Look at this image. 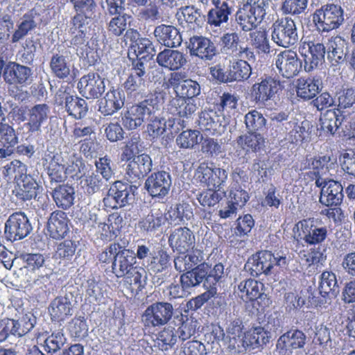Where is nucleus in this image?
Returning <instances> with one entry per match:
<instances>
[{"mask_svg": "<svg viewBox=\"0 0 355 355\" xmlns=\"http://www.w3.org/2000/svg\"><path fill=\"white\" fill-rule=\"evenodd\" d=\"M64 103L68 114L75 119L83 118L88 112L86 101L77 96L67 94L64 97Z\"/></svg>", "mask_w": 355, "mask_h": 355, "instance_id": "37998d69", "label": "nucleus"}, {"mask_svg": "<svg viewBox=\"0 0 355 355\" xmlns=\"http://www.w3.org/2000/svg\"><path fill=\"white\" fill-rule=\"evenodd\" d=\"M308 52L304 54V69L311 71L324 61L326 46L321 43H308Z\"/></svg>", "mask_w": 355, "mask_h": 355, "instance_id": "72a5a7b5", "label": "nucleus"}, {"mask_svg": "<svg viewBox=\"0 0 355 355\" xmlns=\"http://www.w3.org/2000/svg\"><path fill=\"white\" fill-rule=\"evenodd\" d=\"M171 112L180 118L189 119L197 110L194 99L174 98L171 101Z\"/></svg>", "mask_w": 355, "mask_h": 355, "instance_id": "de8ad7c7", "label": "nucleus"}, {"mask_svg": "<svg viewBox=\"0 0 355 355\" xmlns=\"http://www.w3.org/2000/svg\"><path fill=\"white\" fill-rule=\"evenodd\" d=\"M208 270L209 265L206 263H202L191 270L183 273L180 277V282L182 287L189 289L198 286L202 283L205 288V282Z\"/></svg>", "mask_w": 355, "mask_h": 355, "instance_id": "f704fd0d", "label": "nucleus"}, {"mask_svg": "<svg viewBox=\"0 0 355 355\" xmlns=\"http://www.w3.org/2000/svg\"><path fill=\"white\" fill-rule=\"evenodd\" d=\"M212 3L214 8L209 10L207 21L209 25L218 27L228 21L232 10L227 2L225 1L212 0Z\"/></svg>", "mask_w": 355, "mask_h": 355, "instance_id": "c9c22d12", "label": "nucleus"}, {"mask_svg": "<svg viewBox=\"0 0 355 355\" xmlns=\"http://www.w3.org/2000/svg\"><path fill=\"white\" fill-rule=\"evenodd\" d=\"M168 215L171 220L177 223L180 222L184 223L193 217L192 207L188 203L176 205L174 208H171L168 211Z\"/></svg>", "mask_w": 355, "mask_h": 355, "instance_id": "4d7b16f0", "label": "nucleus"}, {"mask_svg": "<svg viewBox=\"0 0 355 355\" xmlns=\"http://www.w3.org/2000/svg\"><path fill=\"white\" fill-rule=\"evenodd\" d=\"M306 340V336L302 331L290 329L278 338L276 349L279 355H292L293 350L304 347Z\"/></svg>", "mask_w": 355, "mask_h": 355, "instance_id": "f8f14e48", "label": "nucleus"}, {"mask_svg": "<svg viewBox=\"0 0 355 355\" xmlns=\"http://www.w3.org/2000/svg\"><path fill=\"white\" fill-rule=\"evenodd\" d=\"M271 38L277 45L289 48L297 43L299 40L295 21L286 17L275 21L272 26Z\"/></svg>", "mask_w": 355, "mask_h": 355, "instance_id": "423d86ee", "label": "nucleus"}, {"mask_svg": "<svg viewBox=\"0 0 355 355\" xmlns=\"http://www.w3.org/2000/svg\"><path fill=\"white\" fill-rule=\"evenodd\" d=\"M79 184L88 195H93L100 191L103 184V179L95 171L84 173L80 176Z\"/></svg>", "mask_w": 355, "mask_h": 355, "instance_id": "8fccbe9b", "label": "nucleus"}, {"mask_svg": "<svg viewBox=\"0 0 355 355\" xmlns=\"http://www.w3.org/2000/svg\"><path fill=\"white\" fill-rule=\"evenodd\" d=\"M175 320L180 324L177 330L180 340L185 341L196 334L198 323L193 318L180 313L175 316Z\"/></svg>", "mask_w": 355, "mask_h": 355, "instance_id": "49530a36", "label": "nucleus"}, {"mask_svg": "<svg viewBox=\"0 0 355 355\" xmlns=\"http://www.w3.org/2000/svg\"><path fill=\"white\" fill-rule=\"evenodd\" d=\"M252 74V67L246 60H237L229 67V76L231 82L248 80Z\"/></svg>", "mask_w": 355, "mask_h": 355, "instance_id": "864d4df0", "label": "nucleus"}, {"mask_svg": "<svg viewBox=\"0 0 355 355\" xmlns=\"http://www.w3.org/2000/svg\"><path fill=\"white\" fill-rule=\"evenodd\" d=\"M66 340L62 331L53 332L45 339L44 349L46 353L54 354L64 346Z\"/></svg>", "mask_w": 355, "mask_h": 355, "instance_id": "e2e57ef3", "label": "nucleus"}, {"mask_svg": "<svg viewBox=\"0 0 355 355\" xmlns=\"http://www.w3.org/2000/svg\"><path fill=\"white\" fill-rule=\"evenodd\" d=\"M319 292L325 297L329 295L336 296L338 293V284L335 273L331 271H324L320 277Z\"/></svg>", "mask_w": 355, "mask_h": 355, "instance_id": "603ef678", "label": "nucleus"}, {"mask_svg": "<svg viewBox=\"0 0 355 355\" xmlns=\"http://www.w3.org/2000/svg\"><path fill=\"white\" fill-rule=\"evenodd\" d=\"M175 98H184L186 99H193L194 97L200 94V86L198 82L191 79H184L182 84L176 90Z\"/></svg>", "mask_w": 355, "mask_h": 355, "instance_id": "680f3d73", "label": "nucleus"}, {"mask_svg": "<svg viewBox=\"0 0 355 355\" xmlns=\"http://www.w3.org/2000/svg\"><path fill=\"white\" fill-rule=\"evenodd\" d=\"M43 165L46 166L47 173L51 182H61L67 178L65 164L60 154L48 153L42 157Z\"/></svg>", "mask_w": 355, "mask_h": 355, "instance_id": "393cba45", "label": "nucleus"}, {"mask_svg": "<svg viewBox=\"0 0 355 355\" xmlns=\"http://www.w3.org/2000/svg\"><path fill=\"white\" fill-rule=\"evenodd\" d=\"M291 261L283 252L272 253L264 250L252 255L245 264V270L253 277H258L261 274L269 275L274 266L286 268Z\"/></svg>", "mask_w": 355, "mask_h": 355, "instance_id": "7ed1b4c3", "label": "nucleus"}, {"mask_svg": "<svg viewBox=\"0 0 355 355\" xmlns=\"http://www.w3.org/2000/svg\"><path fill=\"white\" fill-rule=\"evenodd\" d=\"M141 141L138 133H134L126 142L121 155V161L130 160L141 151Z\"/></svg>", "mask_w": 355, "mask_h": 355, "instance_id": "052dcab7", "label": "nucleus"}, {"mask_svg": "<svg viewBox=\"0 0 355 355\" xmlns=\"http://www.w3.org/2000/svg\"><path fill=\"white\" fill-rule=\"evenodd\" d=\"M172 184L169 173L160 171L151 173L146 180L145 188L153 198H163L166 196Z\"/></svg>", "mask_w": 355, "mask_h": 355, "instance_id": "9b49d317", "label": "nucleus"}, {"mask_svg": "<svg viewBox=\"0 0 355 355\" xmlns=\"http://www.w3.org/2000/svg\"><path fill=\"white\" fill-rule=\"evenodd\" d=\"M347 43L340 36L331 37L326 46L327 58L332 65L342 64L345 61Z\"/></svg>", "mask_w": 355, "mask_h": 355, "instance_id": "a878e982", "label": "nucleus"}, {"mask_svg": "<svg viewBox=\"0 0 355 355\" xmlns=\"http://www.w3.org/2000/svg\"><path fill=\"white\" fill-rule=\"evenodd\" d=\"M246 338L252 348H257L269 343L270 335L263 327H256L249 331Z\"/></svg>", "mask_w": 355, "mask_h": 355, "instance_id": "bf43d9fd", "label": "nucleus"}, {"mask_svg": "<svg viewBox=\"0 0 355 355\" xmlns=\"http://www.w3.org/2000/svg\"><path fill=\"white\" fill-rule=\"evenodd\" d=\"M297 227L301 229L303 239L309 245L320 244L327 237L328 230L326 226L316 224L311 218L304 219L297 223Z\"/></svg>", "mask_w": 355, "mask_h": 355, "instance_id": "6ab92c4d", "label": "nucleus"}, {"mask_svg": "<svg viewBox=\"0 0 355 355\" xmlns=\"http://www.w3.org/2000/svg\"><path fill=\"white\" fill-rule=\"evenodd\" d=\"M131 50L134 51L137 58L144 60H151L155 53L153 42L146 37H142L137 43L132 44Z\"/></svg>", "mask_w": 355, "mask_h": 355, "instance_id": "13d9d810", "label": "nucleus"}, {"mask_svg": "<svg viewBox=\"0 0 355 355\" xmlns=\"http://www.w3.org/2000/svg\"><path fill=\"white\" fill-rule=\"evenodd\" d=\"M137 189L136 186L116 181L109 189L107 196L103 198V203L105 207L111 209L123 207L134 199Z\"/></svg>", "mask_w": 355, "mask_h": 355, "instance_id": "0eeeda50", "label": "nucleus"}, {"mask_svg": "<svg viewBox=\"0 0 355 355\" xmlns=\"http://www.w3.org/2000/svg\"><path fill=\"white\" fill-rule=\"evenodd\" d=\"M200 132L187 130L182 131L176 138V143L182 148H193L198 143Z\"/></svg>", "mask_w": 355, "mask_h": 355, "instance_id": "338daca9", "label": "nucleus"}, {"mask_svg": "<svg viewBox=\"0 0 355 355\" xmlns=\"http://www.w3.org/2000/svg\"><path fill=\"white\" fill-rule=\"evenodd\" d=\"M154 35L160 44L168 48L178 47L182 42L179 30L171 25L161 24L156 26Z\"/></svg>", "mask_w": 355, "mask_h": 355, "instance_id": "bb28decb", "label": "nucleus"}, {"mask_svg": "<svg viewBox=\"0 0 355 355\" xmlns=\"http://www.w3.org/2000/svg\"><path fill=\"white\" fill-rule=\"evenodd\" d=\"M197 178L201 183L209 189H217L220 191L227 178V173L225 169L216 166L200 165L196 171Z\"/></svg>", "mask_w": 355, "mask_h": 355, "instance_id": "a211bd4d", "label": "nucleus"}, {"mask_svg": "<svg viewBox=\"0 0 355 355\" xmlns=\"http://www.w3.org/2000/svg\"><path fill=\"white\" fill-rule=\"evenodd\" d=\"M166 217L159 209L153 208L150 213L138 223V227L146 232H156L166 221Z\"/></svg>", "mask_w": 355, "mask_h": 355, "instance_id": "a19ab883", "label": "nucleus"}, {"mask_svg": "<svg viewBox=\"0 0 355 355\" xmlns=\"http://www.w3.org/2000/svg\"><path fill=\"white\" fill-rule=\"evenodd\" d=\"M275 65L279 72L286 78L297 76L301 68L297 53L291 50H285L277 54Z\"/></svg>", "mask_w": 355, "mask_h": 355, "instance_id": "412c9836", "label": "nucleus"}, {"mask_svg": "<svg viewBox=\"0 0 355 355\" xmlns=\"http://www.w3.org/2000/svg\"><path fill=\"white\" fill-rule=\"evenodd\" d=\"M135 263V253L121 245L120 252L113 260L112 269L118 278L124 277L126 283L141 290L146 285V274L144 268L134 266Z\"/></svg>", "mask_w": 355, "mask_h": 355, "instance_id": "f257e3e1", "label": "nucleus"}, {"mask_svg": "<svg viewBox=\"0 0 355 355\" xmlns=\"http://www.w3.org/2000/svg\"><path fill=\"white\" fill-rule=\"evenodd\" d=\"M194 236L187 227H178L175 229L168 238L170 246L178 251L184 253L192 248Z\"/></svg>", "mask_w": 355, "mask_h": 355, "instance_id": "c756f323", "label": "nucleus"}, {"mask_svg": "<svg viewBox=\"0 0 355 355\" xmlns=\"http://www.w3.org/2000/svg\"><path fill=\"white\" fill-rule=\"evenodd\" d=\"M237 144L246 151L256 152L264 146L265 139L262 132H248L237 138Z\"/></svg>", "mask_w": 355, "mask_h": 355, "instance_id": "a18cd8bd", "label": "nucleus"}, {"mask_svg": "<svg viewBox=\"0 0 355 355\" xmlns=\"http://www.w3.org/2000/svg\"><path fill=\"white\" fill-rule=\"evenodd\" d=\"M343 188L342 184L334 180H329L324 189H321L320 202L327 207L339 206L343 200Z\"/></svg>", "mask_w": 355, "mask_h": 355, "instance_id": "c85d7f7f", "label": "nucleus"}, {"mask_svg": "<svg viewBox=\"0 0 355 355\" xmlns=\"http://www.w3.org/2000/svg\"><path fill=\"white\" fill-rule=\"evenodd\" d=\"M52 197L58 207L67 209L73 205L74 188L69 184L59 185L53 190Z\"/></svg>", "mask_w": 355, "mask_h": 355, "instance_id": "58836bf2", "label": "nucleus"}, {"mask_svg": "<svg viewBox=\"0 0 355 355\" xmlns=\"http://www.w3.org/2000/svg\"><path fill=\"white\" fill-rule=\"evenodd\" d=\"M238 289L241 297L245 300L258 301L266 298V295L263 293V284L254 279H248L240 282Z\"/></svg>", "mask_w": 355, "mask_h": 355, "instance_id": "4c0bfd02", "label": "nucleus"}, {"mask_svg": "<svg viewBox=\"0 0 355 355\" xmlns=\"http://www.w3.org/2000/svg\"><path fill=\"white\" fill-rule=\"evenodd\" d=\"M71 24L69 33L72 36L71 44L77 46L76 53L83 58L88 48L86 34L89 29V20H82L81 17H73Z\"/></svg>", "mask_w": 355, "mask_h": 355, "instance_id": "f3484780", "label": "nucleus"}, {"mask_svg": "<svg viewBox=\"0 0 355 355\" xmlns=\"http://www.w3.org/2000/svg\"><path fill=\"white\" fill-rule=\"evenodd\" d=\"M40 189L34 178L31 175H25L22 180L17 182V186L13 193L18 199L26 201L36 198Z\"/></svg>", "mask_w": 355, "mask_h": 355, "instance_id": "e433bc0d", "label": "nucleus"}, {"mask_svg": "<svg viewBox=\"0 0 355 355\" xmlns=\"http://www.w3.org/2000/svg\"><path fill=\"white\" fill-rule=\"evenodd\" d=\"M178 336L174 328L166 327L158 334L157 343L162 351H166L172 348L176 343Z\"/></svg>", "mask_w": 355, "mask_h": 355, "instance_id": "0e129e2a", "label": "nucleus"}, {"mask_svg": "<svg viewBox=\"0 0 355 355\" xmlns=\"http://www.w3.org/2000/svg\"><path fill=\"white\" fill-rule=\"evenodd\" d=\"M187 48L190 55L205 62L212 61L218 54L215 44L208 37L194 35L189 39Z\"/></svg>", "mask_w": 355, "mask_h": 355, "instance_id": "4468645a", "label": "nucleus"}, {"mask_svg": "<svg viewBox=\"0 0 355 355\" xmlns=\"http://www.w3.org/2000/svg\"><path fill=\"white\" fill-rule=\"evenodd\" d=\"M50 114V107L46 103L36 104L28 110V121L25 123L29 132H41L42 125Z\"/></svg>", "mask_w": 355, "mask_h": 355, "instance_id": "b1692460", "label": "nucleus"}, {"mask_svg": "<svg viewBox=\"0 0 355 355\" xmlns=\"http://www.w3.org/2000/svg\"><path fill=\"white\" fill-rule=\"evenodd\" d=\"M76 14L73 17H81L82 20H90L95 17L96 3L94 0H69Z\"/></svg>", "mask_w": 355, "mask_h": 355, "instance_id": "5fc2aeb1", "label": "nucleus"}, {"mask_svg": "<svg viewBox=\"0 0 355 355\" xmlns=\"http://www.w3.org/2000/svg\"><path fill=\"white\" fill-rule=\"evenodd\" d=\"M281 87L279 80L272 77H266L260 83L253 85L252 92L256 103L264 105L268 100L275 97Z\"/></svg>", "mask_w": 355, "mask_h": 355, "instance_id": "4be33fe9", "label": "nucleus"}, {"mask_svg": "<svg viewBox=\"0 0 355 355\" xmlns=\"http://www.w3.org/2000/svg\"><path fill=\"white\" fill-rule=\"evenodd\" d=\"M37 13L31 10L24 14L21 21L17 24V28L12 35V43H17L25 37L30 31L34 30L37 26L35 17Z\"/></svg>", "mask_w": 355, "mask_h": 355, "instance_id": "ea45409f", "label": "nucleus"}, {"mask_svg": "<svg viewBox=\"0 0 355 355\" xmlns=\"http://www.w3.org/2000/svg\"><path fill=\"white\" fill-rule=\"evenodd\" d=\"M243 122L247 132H263L266 129L267 120L257 110H252L246 113Z\"/></svg>", "mask_w": 355, "mask_h": 355, "instance_id": "3c124183", "label": "nucleus"}, {"mask_svg": "<svg viewBox=\"0 0 355 355\" xmlns=\"http://www.w3.org/2000/svg\"><path fill=\"white\" fill-rule=\"evenodd\" d=\"M344 116L335 110H327L320 117V129L326 133L334 135L341 125Z\"/></svg>", "mask_w": 355, "mask_h": 355, "instance_id": "c03bdc74", "label": "nucleus"}, {"mask_svg": "<svg viewBox=\"0 0 355 355\" xmlns=\"http://www.w3.org/2000/svg\"><path fill=\"white\" fill-rule=\"evenodd\" d=\"M183 16L184 20L197 27H201L205 21V16L202 13L201 10L194 6H187L182 7L180 9Z\"/></svg>", "mask_w": 355, "mask_h": 355, "instance_id": "6e6d98bb", "label": "nucleus"}, {"mask_svg": "<svg viewBox=\"0 0 355 355\" xmlns=\"http://www.w3.org/2000/svg\"><path fill=\"white\" fill-rule=\"evenodd\" d=\"M78 89L87 99L98 98L105 92V78L97 73H89L80 78Z\"/></svg>", "mask_w": 355, "mask_h": 355, "instance_id": "ddd939ff", "label": "nucleus"}, {"mask_svg": "<svg viewBox=\"0 0 355 355\" xmlns=\"http://www.w3.org/2000/svg\"><path fill=\"white\" fill-rule=\"evenodd\" d=\"M51 73L58 78L64 79L71 71V62L67 51H58L53 53L49 62Z\"/></svg>", "mask_w": 355, "mask_h": 355, "instance_id": "473e14b6", "label": "nucleus"}, {"mask_svg": "<svg viewBox=\"0 0 355 355\" xmlns=\"http://www.w3.org/2000/svg\"><path fill=\"white\" fill-rule=\"evenodd\" d=\"M33 230L27 216L21 211L12 214L5 223V235L10 241L26 237Z\"/></svg>", "mask_w": 355, "mask_h": 355, "instance_id": "6e6552de", "label": "nucleus"}, {"mask_svg": "<svg viewBox=\"0 0 355 355\" xmlns=\"http://www.w3.org/2000/svg\"><path fill=\"white\" fill-rule=\"evenodd\" d=\"M271 0H257L253 3L243 4L236 13V21L245 32L255 28L263 20Z\"/></svg>", "mask_w": 355, "mask_h": 355, "instance_id": "39448f33", "label": "nucleus"}, {"mask_svg": "<svg viewBox=\"0 0 355 355\" xmlns=\"http://www.w3.org/2000/svg\"><path fill=\"white\" fill-rule=\"evenodd\" d=\"M322 88V83L320 78L309 77L300 78L297 80V96L303 100L313 98Z\"/></svg>", "mask_w": 355, "mask_h": 355, "instance_id": "7c9ffc66", "label": "nucleus"}, {"mask_svg": "<svg viewBox=\"0 0 355 355\" xmlns=\"http://www.w3.org/2000/svg\"><path fill=\"white\" fill-rule=\"evenodd\" d=\"M67 214L62 211L51 213L47 223V230L51 237L54 239L64 238L69 232Z\"/></svg>", "mask_w": 355, "mask_h": 355, "instance_id": "2f4dec72", "label": "nucleus"}, {"mask_svg": "<svg viewBox=\"0 0 355 355\" xmlns=\"http://www.w3.org/2000/svg\"><path fill=\"white\" fill-rule=\"evenodd\" d=\"M156 60L159 66L171 71L180 69L187 62L186 55L182 52L171 49H165L159 52Z\"/></svg>", "mask_w": 355, "mask_h": 355, "instance_id": "cd10ccee", "label": "nucleus"}, {"mask_svg": "<svg viewBox=\"0 0 355 355\" xmlns=\"http://www.w3.org/2000/svg\"><path fill=\"white\" fill-rule=\"evenodd\" d=\"M312 19L319 33H329L338 28L344 23V10L340 5L328 3L315 10Z\"/></svg>", "mask_w": 355, "mask_h": 355, "instance_id": "20e7f679", "label": "nucleus"}, {"mask_svg": "<svg viewBox=\"0 0 355 355\" xmlns=\"http://www.w3.org/2000/svg\"><path fill=\"white\" fill-rule=\"evenodd\" d=\"M228 123L229 120L223 114L213 110H203L199 115V129L211 135H220Z\"/></svg>", "mask_w": 355, "mask_h": 355, "instance_id": "9d476101", "label": "nucleus"}, {"mask_svg": "<svg viewBox=\"0 0 355 355\" xmlns=\"http://www.w3.org/2000/svg\"><path fill=\"white\" fill-rule=\"evenodd\" d=\"M337 162V159L334 156L333 153L326 155H318L313 158L306 159L304 160L300 166V170L306 168H313L318 170L326 167L327 168H332Z\"/></svg>", "mask_w": 355, "mask_h": 355, "instance_id": "09e8293b", "label": "nucleus"}, {"mask_svg": "<svg viewBox=\"0 0 355 355\" xmlns=\"http://www.w3.org/2000/svg\"><path fill=\"white\" fill-rule=\"evenodd\" d=\"M159 112L149 116L148 119H146V121H150L147 126V131L153 138L162 135L166 131V129L168 128V121H166L163 118H160Z\"/></svg>", "mask_w": 355, "mask_h": 355, "instance_id": "69168bd1", "label": "nucleus"}, {"mask_svg": "<svg viewBox=\"0 0 355 355\" xmlns=\"http://www.w3.org/2000/svg\"><path fill=\"white\" fill-rule=\"evenodd\" d=\"M125 168V175L131 182H136L144 178L153 168L151 157L146 153L134 156Z\"/></svg>", "mask_w": 355, "mask_h": 355, "instance_id": "dca6fc26", "label": "nucleus"}, {"mask_svg": "<svg viewBox=\"0 0 355 355\" xmlns=\"http://www.w3.org/2000/svg\"><path fill=\"white\" fill-rule=\"evenodd\" d=\"M270 127L271 135L274 137H283L288 128L292 127V122L288 121V114L286 112H275L270 114Z\"/></svg>", "mask_w": 355, "mask_h": 355, "instance_id": "79ce46f5", "label": "nucleus"}, {"mask_svg": "<svg viewBox=\"0 0 355 355\" xmlns=\"http://www.w3.org/2000/svg\"><path fill=\"white\" fill-rule=\"evenodd\" d=\"M32 71L31 68L10 61L3 67V78L8 85H24L28 83Z\"/></svg>", "mask_w": 355, "mask_h": 355, "instance_id": "5701e85b", "label": "nucleus"}, {"mask_svg": "<svg viewBox=\"0 0 355 355\" xmlns=\"http://www.w3.org/2000/svg\"><path fill=\"white\" fill-rule=\"evenodd\" d=\"M337 111L352 107L355 104V89L347 88L337 93Z\"/></svg>", "mask_w": 355, "mask_h": 355, "instance_id": "774afa93", "label": "nucleus"}, {"mask_svg": "<svg viewBox=\"0 0 355 355\" xmlns=\"http://www.w3.org/2000/svg\"><path fill=\"white\" fill-rule=\"evenodd\" d=\"M162 105L163 98L159 94H150L122 114V124L126 129L135 130L141 126L149 116L160 112Z\"/></svg>", "mask_w": 355, "mask_h": 355, "instance_id": "f03ea898", "label": "nucleus"}, {"mask_svg": "<svg viewBox=\"0 0 355 355\" xmlns=\"http://www.w3.org/2000/svg\"><path fill=\"white\" fill-rule=\"evenodd\" d=\"M75 302L74 295L71 292L65 293L54 298L49 306L51 319L55 321H64L71 316Z\"/></svg>", "mask_w": 355, "mask_h": 355, "instance_id": "2eb2a0df", "label": "nucleus"}, {"mask_svg": "<svg viewBox=\"0 0 355 355\" xmlns=\"http://www.w3.org/2000/svg\"><path fill=\"white\" fill-rule=\"evenodd\" d=\"M173 315L171 303L159 302L152 304L145 311L143 320L148 327H160L167 324Z\"/></svg>", "mask_w": 355, "mask_h": 355, "instance_id": "1a4fd4ad", "label": "nucleus"}, {"mask_svg": "<svg viewBox=\"0 0 355 355\" xmlns=\"http://www.w3.org/2000/svg\"><path fill=\"white\" fill-rule=\"evenodd\" d=\"M124 92L112 87L98 101V111L103 116H111L124 105Z\"/></svg>", "mask_w": 355, "mask_h": 355, "instance_id": "aec40b11", "label": "nucleus"}]
</instances>
